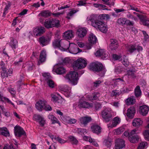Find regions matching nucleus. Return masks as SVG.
I'll return each instance as SVG.
<instances>
[{
	"label": "nucleus",
	"mask_w": 149,
	"mask_h": 149,
	"mask_svg": "<svg viewBox=\"0 0 149 149\" xmlns=\"http://www.w3.org/2000/svg\"><path fill=\"white\" fill-rule=\"evenodd\" d=\"M70 89V88L67 86L66 87L65 86L64 87L61 88V90L66 93V97H69L70 95L71 91Z\"/></svg>",
	"instance_id": "39"
},
{
	"label": "nucleus",
	"mask_w": 149,
	"mask_h": 149,
	"mask_svg": "<svg viewBox=\"0 0 149 149\" xmlns=\"http://www.w3.org/2000/svg\"><path fill=\"white\" fill-rule=\"evenodd\" d=\"M92 118L91 117L86 116L81 118L79 119V121L81 124L86 126L88 123L90 122Z\"/></svg>",
	"instance_id": "22"
},
{
	"label": "nucleus",
	"mask_w": 149,
	"mask_h": 149,
	"mask_svg": "<svg viewBox=\"0 0 149 149\" xmlns=\"http://www.w3.org/2000/svg\"><path fill=\"white\" fill-rule=\"evenodd\" d=\"M54 139L57 141L58 142L61 144L64 143L66 142V141L64 140V139L59 137L56 136L54 137Z\"/></svg>",
	"instance_id": "50"
},
{
	"label": "nucleus",
	"mask_w": 149,
	"mask_h": 149,
	"mask_svg": "<svg viewBox=\"0 0 149 149\" xmlns=\"http://www.w3.org/2000/svg\"><path fill=\"white\" fill-rule=\"evenodd\" d=\"M52 24H53V27L58 28L60 26L59 21L57 19H52Z\"/></svg>",
	"instance_id": "45"
},
{
	"label": "nucleus",
	"mask_w": 149,
	"mask_h": 149,
	"mask_svg": "<svg viewBox=\"0 0 149 149\" xmlns=\"http://www.w3.org/2000/svg\"><path fill=\"white\" fill-rule=\"evenodd\" d=\"M45 31V29L44 27L38 26L33 29V33L35 37L40 36L43 34Z\"/></svg>",
	"instance_id": "11"
},
{
	"label": "nucleus",
	"mask_w": 149,
	"mask_h": 149,
	"mask_svg": "<svg viewBox=\"0 0 149 149\" xmlns=\"http://www.w3.org/2000/svg\"><path fill=\"white\" fill-rule=\"evenodd\" d=\"M87 19L88 21H90L92 22V24L94 27V24L95 23L100 21L98 20V16L97 15H91L90 17H88Z\"/></svg>",
	"instance_id": "25"
},
{
	"label": "nucleus",
	"mask_w": 149,
	"mask_h": 149,
	"mask_svg": "<svg viewBox=\"0 0 149 149\" xmlns=\"http://www.w3.org/2000/svg\"><path fill=\"white\" fill-rule=\"evenodd\" d=\"M101 116L106 123L109 122L112 119V114L110 111L107 109H105L102 111Z\"/></svg>",
	"instance_id": "4"
},
{
	"label": "nucleus",
	"mask_w": 149,
	"mask_h": 149,
	"mask_svg": "<svg viewBox=\"0 0 149 149\" xmlns=\"http://www.w3.org/2000/svg\"><path fill=\"white\" fill-rule=\"evenodd\" d=\"M68 47H64V51H67L68 50L69 52L72 54H77V45L73 43H69L67 44Z\"/></svg>",
	"instance_id": "8"
},
{
	"label": "nucleus",
	"mask_w": 149,
	"mask_h": 149,
	"mask_svg": "<svg viewBox=\"0 0 149 149\" xmlns=\"http://www.w3.org/2000/svg\"><path fill=\"white\" fill-rule=\"evenodd\" d=\"M110 43L109 47L111 50L116 49L118 47V42L115 39H111L110 40Z\"/></svg>",
	"instance_id": "21"
},
{
	"label": "nucleus",
	"mask_w": 149,
	"mask_h": 149,
	"mask_svg": "<svg viewBox=\"0 0 149 149\" xmlns=\"http://www.w3.org/2000/svg\"><path fill=\"white\" fill-rule=\"evenodd\" d=\"M136 113L135 108L134 106L131 107L127 111V116L130 119L133 118Z\"/></svg>",
	"instance_id": "17"
},
{
	"label": "nucleus",
	"mask_w": 149,
	"mask_h": 149,
	"mask_svg": "<svg viewBox=\"0 0 149 149\" xmlns=\"http://www.w3.org/2000/svg\"><path fill=\"white\" fill-rule=\"evenodd\" d=\"M136 49V46L135 45H130L128 46V51L130 53H132Z\"/></svg>",
	"instance_id": "44"
},
{
	"label": "nucleus",
	"mask_w": 149,
	"mask_h": 149,
	"mask_svg": "<svg viewBox=\"0 0 149 149\" xmlns=\"http://www.w3.org/2000/svg\"><path fill=\"white\" fill-rule=\"evenodd\" d=\"M45 26L48 29L53 27V24H52V19H46L44 23Z\"/></svg>",
	"instance_id": "33"
},
{
	"label": "nucleus",
	"mask_w": 149,
	"mask_h": 149,
	"mask_svg": "<svg viewBox=\"0 0 149 149\" xmlns=\"http://www.w3.org/2000/svg\"><path fill=\"white\" fill-rule=\"evenodd\" d=\"M46 57V54L45 51H42L40 53L39 61H38V65H39L40 64V63H42L44 62L45 61Z\"/></svg>",
	"instance_id": "26"
},
{
	"label": "nucleus",
	"mask_w": 149,
	"mask_h": 149,
	"mask_svg": "<svg viewBox=\"0 0 149 149\" xmlns=\"http://www.w3.org/2000/svg\"><path fill=\"white\" fill-rule=\"evenodd\" d=\"M95 54L97 57H100L103 59L108 57V54H106L105 50L103 49L98 50L96 52Z\"/></svg>",
	"instance_id": "16"
},
{
	"label": "nucleus",
	"mask_w": 149,
	"mask_h": 149,
	"mask_svg": "<svg viewBox=\"0 0 149 149\" xmlns=\"http://www.w3.org/2000/svg\"><path fill=\"white\" fill-rule=\"evenodd\" d=\"M42 117L39 115L35 114L33 116L34 118L36 120L39 121L41 119H42Z\"/></svg>",
	"instance_id": "59"
},
{
	"label": "nucleus",
	"mask_w": 149,
	"mask_h": 149,
	"mask_svg": "<svg viewBox=\"0 0 149 149\" xmlns=\"http://www.w3.org/2000/svg\"><path fill=\"white\" fill-rule=\"evenodd\" d=\"M77 132L79 133H82L83 134H85L87 132V131L86 129L78 128L77 130Z\"/></svg>",
	"instance_id": "56"
},
{
	"label": "nucleus",
	"mask_w": 149,
	"mask_h": 149,
	"mask_svg": "<svg viewBox=\"0 0 149 149\" xmlns=\"http://www.w3.org/2000/svg\"><path fill=\"white\" fill-rule=\"evenodd\" d=\"M43 109L48 111H51L52 110V107L49 105L47 104L46 101L45 105Z\"/></svg>",
	"instance_id": "54"
},
{
	"label": "nucleus",
	"mask_w": 149,
	"mask_h": 149,
	"mask_svg": "<svg viewBox=\"0 0 149 149\" xmlns=\"http://www.w3.org/2000/svg\"><path fill=\"white\" fill-rule=\"evenodd\" d=\"M136 102L135 99L133 97L128 98L126 100V103L127 105L132 104L135 103Z\"/></svg>",
	"instance_id": "42"
},
{
	"label": "nucleus",
	"mask_w": 149,
	"mask_h": 149,
	"mask_svg": "<svg viewBox=\"0 0 149 149\" xmlns=\"http://www.w3.org/2000/svg\"><path fill=\"white\" fill-rule=\"evenodd\" d=\"M51 14V13L49 10H44L42 11L39 15L46 18L50 16Z\"/></svg>",
	"instance_id": "38"
},
{
	"label": "nucleus",
	"mask_w": 149,
	"mask_h": 149,
	"mask_svg": "<svg viewBox=\"0 0 149 149\" xmlns=\"http://www.w3.org/2000/svg\"><path fill=\"white\" fill-rule=\"evenodd\" d=\"M147 145L146 142H142L139 145L137 149H146V147Z\"/></svg>",
	"instance_id": "46"
},
{
	"label": "nucleus",
	"mask_w": 149,
	"mask_h": 149,
	"mask_svg": "<svg viewBox=\"0 0 149 149\" xmlns=\"http://www.w3.org/2000/svg\"><path fill=\"white\" fill-rule=\"evenodd\" d=\"M10 45L13 49H15L16 46L17 45V42L16 40L14 39L13 37L10 38Z\"/></svg>",
	"instance_id": "37"
},
{
	"label": "nucleus",
	"mask_w": 149,
	"mask_h": 149,
	"mask_svg": "<svg viewBox=\"0 0 149 149\" xmlns=\"http://www.w3.org/2000/svg\"><path fill=\"white\" fill-rule=\"evenodd\" d=\"M94 27L98 29L99 30L103 33H107L108 30L107 26L103 22L100 21L96 22L94 24Z\"/></svg>",
	"instance_id": "5"
},
{
	"label": "nucleus",
	"mask_w": 149,
	"mask_h": 149,
	"mask_svg": "<svg viewBox=\"0 0 149 149\" xmlns=\"http://www.w3.org/2000/svg\"><path fill=\"white\" fill-rule=\"evenodd\" d=\"M51 40V37L42 36L39 38V42L41 45L44 46L47 45Z\"/></svg>",
	"instance_id": "14"
},
{
	"label": "nucleus",
	"mask_w": 149,
	"mask_h": 149,
	"mask_svg": "<svg viewBox=\"0 0 149 149\" xmlns=\"http://www.w3.org/2000/svg\"><path fill=\"white\" fill-rule=\"evenodd\" d=\"M72 65L74 69H82L86 67L87 63L84 59L79 58L74 61Z\"/></svg>",
	"instance_id": "3"
},
{
	"label": "nucleus",
	"mask_w": 149,
	"mask_h": 149,
	"mask_svg": "<svg viewBox=\"0 0 149 149\" xmlns=\"http://www.w3.org/2000/svg\"><path fill=\"white\" fill-rule=\"evenodd\" d=\"M104 143L107 148H109L111 145V139L108 138L107 139H105L104 141Z\"/></svg>",
	"instance_id": "48"
},
{
	"label": "nucleus",
	"mask_w": 149,
	"mask_h": 149,
	"mask_svg": "<svg viewBox=\"0 0 149 149\" xmlns=\"http://www.w3.org/2000/svg\"><path fill=\"white\" fill-rule=\"evenodd\" d=\"M134 93L135 96L137 97L140 96L141 94V91L139 86H136L134 89Z\"/></svg>",
	"instance_id": "41"
},
{
	"label": "nucleus",
	"mask_w": 149,
	"mask_h": 149,
	"mask_svg": "<svg viewBox=\"0 0 149 149\" xmlns=\"http://www.w3.org/2000/svg\"><path fill=\"white\" fill-rule=\"evenodd\" d=\"M145 139L148 141H149V130H145L144 134Z\"/></svg>",
	"instance_id": "52"
},
{
	"label": "nucleus",
	"mask_w": 149,
	"mask_h": 149,
	"mask_svg": "<svg viewBox=\"0 0 149 149\" xmlns=\"http://www.w3.org/2000/svg\"><path fill=\"white\" fill-rule=\"evenodd\" d=\"M79 74L80 73H78L77 72H70L66 75L65 77L70 83L72 85H74L77 83L79 79L78 76Z\"/></svg>",
	"instance_id": "2"
},
{
	"label": "nucleus",
	"mask_w": 149,
	"mask_h": 149,
	"mask_svg": "<svg viewBox=\"0 0 149 149\" xmlns=\"http://www.w3.org/2000/svg\"><path fill=\"white\" fill-rule=\"evenodd\" d=\"M120 119L117 117H115L113 120L112 125L113 127H116L120 122Z\"/></svg>",
	"instance_id": "47"
},
{
	"label": "nucleus",
	"mask_w": 149,
	"mask_h": 149,
	"mask_svg": "<svg viewBox=\"0 0 149 149\" xmlns=\"http://www.w3.org/2000/svg\"><path fill=\"white\" fill-rule=\"evenodd\" d=\"M52 100L55 102H58V101L59 100L58 97L56 95H51Z\"/></svg>",
	"instance_id": "58"
},
{
	"label": "nucleus",
	"mask_w": 149,
	"mask_h": 149,
	"mask_svg": "<svg viewBox=\"0 0 149 149\" xmlns=\"http://www.w3.org/2000/svg\"><path fill=\"white\" fill-rule=\"evenodd\" d=\"M87 33L86 29L83 28H79L77 29L76 34L79 38H82L85 36Z\"/></svg>",
	"instance_id": "19"
},
{
	"label": "nucleus",
	"mask_w": 149,
	"mask_h": 149,
	"mask_svg": "<svg viewBox=\"0 0 149 149\" xmlns=\"http://www.w3.org/2000/svg\"><path fill=\"white\" fill-rule=\"evenodd\" d=\"M78 106L80 108H89L92 107V104L85 101H81L79 102Z\"/></svg>",
	"instance_id": "20"
},
{
	"label": "nucleus",
	"mask_w": 149,
	"mask_h": 149,
	"mask_svg": "<svg viewBox=\"0 0 149 149\" xmlns=\"http://www.w3.org/2000/svg\"><path fill=\"white\" fill-rule=\"evenodd\" d=\"M14 134L15 136L19 137L22 136H26L25 131L22 127L16 125L14 127Z\"/></svg>",
	"instance_id": "9"
},
{
	"label": "nucleus",
	"mask_w": 149,
	"mask_h": 149,
	"mask_svg": "<svg viewBox=\"0 0 149 149\" xmlns=\"http://www.w3.org/2000/svg\"><path fill=\"white\" fill-rule=\"evenodd\" d=\"M124 130V129L122 127H120L116 130V134L119 135L122 133Z\"/></svg>",
	"instance_id": "55"
},
{
	"label": "nucleus",
	"mask_w": 149,
	"mask_h": 149,
	"mask_svg": "<svg viewBox=\"0 0 149 149\" xmlns=\"http://www.w3.org/2000/svg\"><path fill=\"white\" fill-rule=\"evenodd\" d=\"M127 16L128 18L129 19H131L132 20H134L135 21L137 19V18L136 17L133 16L131 14H129L128 15H127Z\"/></svg>",
	"instance_id": "57"
},
{
	"label": "nucleus",
	"mask_w": 149,
	"mask_h": 149,
	"mask_svg": "<svg viewBox=\"0 0 149 149\" xmlns=\"http://www.w3.org/2000/svg\"><path fill=\"white\" fill-rule=\"evenodd\" d=\"M0 98L1 101L3 102H6L12 105L13 107H15V105L14 104L12 103L11 101L8 98L5 97H4L3 93L1 92H0Z\"/></svg>",
	"instance_id": "32"
},
{
	"label": "nucleus",
	"mask_w": 149,
	"mask_h": 149,
	"mask_svg": "<svg viewBox=\"0 0 149 149\" xmlns=\"http://www.w3.org/2000/svg\"><path fill=\"white\" fill-rule=\"evenodd\" d=\"M11 5V3L9 1H8V4L6 5L4 9L3 17H5L6 15L7 14V13H8V10L10 9Z\"/></svg>",
	"instance_id": "40"
},
{
	"label": "nucleus",
	"mask_w": 149,
	"mask_h": 149,
	"mask_svg": "<svg viewBox=\"0 0 149 149\" xmlns=\"http://www.w3.org/2000/svg\"><path fill=\"white\" fill-rule=\"evenodd\" d=\"M136 72L135 70L132 69H130L127 71V75L129 78L134 79L136 77V74H135Z\"/></svg>",
	"instance_id": "31"
},
{
	"label": "nucleus",
	"mask_w": 149,
	"mask_h": 149,
	"mask_svg": "<svg viewBox=\"0 0 149 149\" xmlns=\"http://www.w3.org/2000/svg\"><path fill=\"white\" fill-rule=\"evenodd\" d=\"M112 58L116 60H119L121 58V56L116 54H114L112 55Z\"/></svg>",
	"instance_id": "60"
},
{
	"label": "nucleus",
	"mask_w": 149,
	"mask_h": 149,
	"mask_svg": "<svg viewBox=\"0 0 149 149\" xmlns=\"http://www.w3.org/2000/svg\"><path fill=\"white\" fill-rule=\"evenodd\" d=\"M143 122L139 118H134L132 122V124L133 126L136 127H138L141 125Z\"/></svg>",
	"instance_id": "28"
},
{
	"label": "nucleus",
	"mask_w": 149,
	"mask_h": 149,
	"mask_svg": "<svg viewBox=\"0 0 149 149\" xmlns=\"http://www.w3.org/2000/svg\"><path fill=\"white\" fill-rule=\"evenodd\" d=\"M42 76L45 77V80L47 82L51 79V77L49 73H45L42 74Z\"/></svg>",
	"instance_id": "49"
},
{
	"label": "nucleus",
	"mask_w": 149,
	"mask_h": 149,
	"mask_svg": "<svg viewBox=\"0 0 149 149\" xmlns=\"http://www.w3.org/2000/svg\"><path fill=\"white\" fill-rule=\"evenodd\" d=\"M63 38L65 39L70 40L73 37V31L71 30H69L63 33Z\"/></svg>",
	"instance_id": "24"
},
{
	"label": "nucleus",
	"mask_w": 149,
	"mask_h": 149,
	"mask_svg": "<svg viewBox=\"0 0 149 149\" xmlns=\"http://www.w3.org/2000/svg\"><path fill=\"white\" fill-rule=\"evenodd\" d=\"M39 123L41 127H43L45 123L44 118L42 117V119H41L39 121Z\"/></svg>",
	"instance_id": "63"
},
{
	"label": "nucleus",
	"mask_w": 149,
	"mask_h": 149,
	"mask_svg": "<svg viewBox=\"0 0 149 149\" xmlns=\"http://www.w3.org/2000/svg\"><path fill=\"white\" fill-rule=\"evenodd\" d=\"M69 138L71 141H73L75 140V145H76L78 143V141L74 137V136H69Z\"/></svg>",
	"instance_id": "64"
},
{
	"label": "nucleus",
	"mask_w": 149,
	"mask_h": 149,
	"mask_svg": "<svg viewBox=\"0 0 149 149\" xmlns=\"http://www.w3.org/2000/svg\"><path fill=\"white\" fill-rule=\"evenodd\" d=\"M92 132L97 134L101 132V128L97 125H92L91 127Z\"/></svg>",
	"instance_id": "27"
},
{
	"label": "nucleus",
	"mask_w": 149,
	"mask_h": 149,
	"mask_svg": "<svg viewBox=\"0 0 149 149\" xmlns=\"http://www.w3.org/2000/svg\"><path fill=\"white\" fill-rule=\"evenodd\" d=\"M117 90H113L112 91V95H113V96H116L117 95H119L120 93L119 92H117Z\"/></svg>",
	"instance_id": "62"
},
{
	"label": "nucleus",
	"mask_w": 149,
	"mask_h": 149,
	"mask_svg": "<svg viewBox=\"0 0 149 149\" xmlns=\"http://www.w3.org/2000/svg\"><path fill=\"white\" fill-rule=\"evenodd\" d=\"M49 87L53 88L54 87V81L52 80H48L47 82Z\"/></svg>",
	"instance_id": "53"
},
{
	"label": "nucleus",
	"mask_w": 149,
	"mask_h": 149,
	"mask_svg": "<svg viewBox=\"0 0 149 149\" xmlns=\"http://www.w3.org/2000/svg\"><path fill=\"white\" fill-rule=\"evenodd\" d=\"M115 149H121L125 146V141L121 139H117L115 141Z\"/></svg>",
	"instance_id": "13"
},
{
	"label": "nucleus",
	"mask_w": 149,
	"mask_h": 149,
	"mask_svg": "<svg viewBox=\"0 0 149 149\" xmlns=\"http://www.w3.org/2000/svg\"><path fill=\"white\" fill-rule=\"evenodd\" d=\"M122 63L125 67H127L129 65V62L127 59H124L122 61Z\"/></svg>",
	"instance_id": "61"
},
{
	"label": "nucleus",
	"mask_w": 149,
	"mask_h": 149,
	"mask_svg": "<svg viewBox=\"0 0 149 149\" xmlns=\"http://www.w3.org/2000/svg\"><path fill=\"white\" fill-rule=\"evenodd\" d=\"M0 135H3L5 137L10 136V133L7 128L6 127L0 128Z\"/></svg>",
	"instance_id": "30"
},
{
	"label": "nucleus",
	"mask_w": 149,
	"mask_h": 149,
	"mask_svg": "<svg viewBox=\"0 0 149 149\" xmlns=\"http://www.w3.org/2000/svg\"><path fill=\"white\" fill-rule=\"evenodd\" d=\"M1 68L2 71L1 72V75L3 78H4L8 77V76H10L13 73V70L10 69L7 71V69L5 67H2Z\"/></svg>",
	"instance_id": "15"
},
{
	"label": "nucleus",
	"mask_w": 149,
	"mask_h": 149,
	"mask_svg": "<svg viewBox=\"0 0 149 149\" xmlns=\"http://www.w3.org/2000/svg\"><path fill=\"white\" fill-rule=\"evenodd\" d=\"M61 40L58 39L55 40L53 42L52 45L53 47L55 48H58L61 50H64V48L61 47L60 44Z\"/></svg>",
	"instance_id": "29"
},
{
	"label": "nucleus",
	"mask_w": 149,
	"mask_h": 149,
	"mask_svg": "<svg viewBox=\"0 0 149 149\" xmlns=\"http://www.w3.org/2000/svg\"><path fill=\"white\" fill-rule=\"evenodd\" d=\"M78 11V10H72L70 11L69 13L67 14V16L66 17V18L69 19H70V17L72 16L75 13Z\"/></svg>",
	"instance_id": "51"
},
{
	"label": "nucleus",
	"mask_w": 149,
	"mask_h": 149,
	"mask_svg": "<svg viewBox=\"0 0 149 149\" xmlns=\"http://www.w3.org/2000/svg\"><path fill=\"white\" fill-rule=\"evenodd\" d=\"M99 94L98 93H96L94 94H93L92 95H87L86 96V97L89 101H92L98 99L99 97L97 95H98Z\"/></svg>",
	"instance_id": "34"
},
{
	"label": "nucleus",
	"mask_w": 149,
	"mask_h": 149,
	"mask_svg": "<svg viewBox=\"0 0 149 149\" xmlns=\"http://www.w3.org/2000/svg\"><path fill=\"white\" fill-rule=\"evenodd\" d=\"M117 23L123 26L125 25L129 26H133L134 23L130 20L127 19L125 18H120L118 19L117 21Z\"/></svg>",
	"instance_id": "12"
},
{
	"label": "nucleus",
	"mask_w": 149,
	"mask_h": 149,
	"mask_svg": "<svg viewBox=\"0 0 149 149\" xmlns=\"http://www.w3.org/2000/svg\"><path fill=\"white\" fill-rule=\"evenodd\" d=\"M139 109L140 113L143 116H146L149 110V107L146 105L140 106Z\"/></svg>",
	"instance_id": "23"
},
{
	"label": "nucleus",
	"mask_w": 149,
	"mask_h": 149,
	"mask_svg": "<svg viewBox=\"0 0 149 149\" xmlns=\"http://www.w3.org/2000/svg\"><path fill=\"white\" fill-rule=\"evenodd\" d=\"M88 68L89 70L94 72L100 73L99 75L101 77L104 76L106 72L105 68L102 64L100 63L92 62L90 64Z\"/></svg>",
	"instance_id": "1"
},
{
	"label": "nucleus",
	"mask_w": 149,
	"mask_h": 149,
	"mask_svg": "<svg viewBox=\"0 0 149 149\" xmlns=\"http://www.w3.org/2000/svg\"><path fill=\"white\" fill-rule=\"evenodd\" d=\"M134 14L137 15V16L140 20V23L144 25L149 26V19L145 15H140L135 12H133Z\"/></svg>",
	"instance_id": "6"
},
{
	"label": "nucleus",
	"mask_w": 149,
	"mask_h": 149,
	"mask_svg": "<svg viewBox=\"0 0 149 149\" xmlns=\"http://www.w3.org/2000/svg\"><path fill=\"white\" fill-rule=\"evenodd\" d=\"M137 130V129L135 128L131 131V134H130V136H129L128 139L131 143H137L139 139V137L138 135L135 134Z\"/></svg>",
	"instance_id": "7"
},
{
	"label": "nucleus",
	"mask_w": 149,
	"mask_h": 149,
	"mask_svg": "<svg viewBox=\"0 0 149 149\" xmlns=\"http://www.w3.org/2000/svg\"><path fill=\"white\" fill-rule=\"evenodd\" d=\"M93 107L96 111H97L100 109L102 107V104L100 103L95 102L94 103L93 105H92V107Z\"/></svg>",
	"instance_id": "43"
},
{
	"label": "nucleus",
	"mask_w": 149,
	"mask_h": 149,
	"mask_svg": "<svg viewBox=\"0 0 149 149\" xmlns=\"http://www.w3.org/2000/svg\"><path fill=\"white\" fill-rule=\"evenodd\" d=\"M48 117L49 119L51 120L52 124H54L56 123H57L60 126H61V124L59 121L53 115H49L48 116Z\"/></svg>",
	"instance_id": "35"
},
{
	"label": "nucleus",
	"mask_w": 149,
	"mask_h": 149,
	"mask_svg": "<svg viewBox=\"0 0 149 149\" xmlns=\"http://www.w3.org/2000/svg\"><path fill=\"white\" fill-rule=\"evenodd\" d=\"M88 40L89 43L87 44L86 46L88 49H90L91 46L96 43L97 39L95 35L93 33H91L89 35Z\"/></svg>",
	"instance_id": "10"
},
{
	"label": "nucleus",
	"mask_w": 149,
	"mask_h": 149,
	"mask_svg": "<svg viewBox=\"0 0 149 149\" xmlns=\"http://www.w3.org/2000/svg\"><path fill=\"white\" fill-rule=\"evenodd\" d=\"M46 101L44 100H40L38 101L36 104V108L40 111H41L43 109L45 105Z\"/></svg>",
	"instance_id": "18"
},
{
	"label": "nucleus",
	"mask_w": 149,
	"mask_h": 149,
	"mask_svg": "<svg viewBox=\"0 0 149 149\" xmlns=\"http://www.w3.org/2000/svg\"><path fill=\"white\" fill-rule=\"evenodd\" d=\"M65 69L62 67H58L55 69V72L58 74H61L65 72Z\"/></svg>",
	"instance_id": "36"
}]
</instances>
